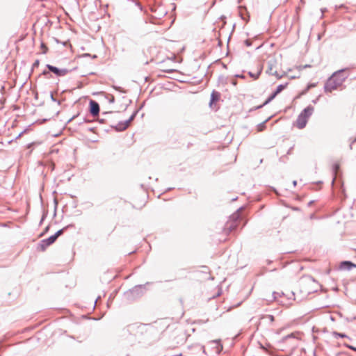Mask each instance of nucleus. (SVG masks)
<instances>
[{
	"label": "nucleus",
	"mask_w": 356,
	"mask_h": 356,
	"mask_svg": "<svg viewBox=\"0 0 356 356\" xmlns=\"http://www.w3.org/2000/svg\"><path fill=\"white\" fill-rule=\"evenodd\" d=\"M350 348H351L352 350H353L354 351H356V348L351 347Z\"/></svg>",
	"instance_id": "33"
},
{
	"label": "nucleus",
	"mask_w": 356,
	"mask_h": 356,
	"mask_svg": "<svg viewBox=\"0 0 356 356\" xmlns=\"http://www.w3.org/2000/svg\"><path fill=\"white\" fill-rule=\"evenodd\" d=\"M265 127V125H264V122H263V123L260 124L259 125V131H261V130H262V129H263V127Z\"/></svg>",
	"instance_id": "24"
},
{
	"label": "nucleus",
	"mask_w": 356,
	"mask_h": 356,
	"mask_svg": "<svg viewBox=\"0 0 356 356\" xmlns=\"http://www.w3.org/2000/svg\"><path fill=\"white\" fill-rule=\"evenodd\" d=\"M296 183H297V181H293V185H294V186H296Z\"/></svg>",
	"instance_id": "34"
},
{
	"label": "nucleus",
	"mask_w": 356,
	"mask_h": 356,
	"mask_svg": "<svg viewBox=\"0 0 356 356\" xmlns=\"http://www.w3.org/2000/svg\"><path fill=\"white\" fill-rule=\"evenodd\" d=\"M145 291V285H138L126 291L124 296L128 300H134L141 297Z\"/></svg>",
	"instance_id": "2"
},
{
	"label": "nucleus",
	"mask_w": 356,
	"mask_h": 356,
	"mask_svg": "<svg viewBox=\"0 0 356 356\" xmlns=\"http://www.w3.org/2000/svg\"><path fill=\"white\" fill-rule=\"evenodd\" d=\"M308 121V118L300 113L296 120V126L299 129H303L305 127Z\"/></svg>",
	"instance_id": "9"
},
{
	"label": "nucleus",
	"mask_w": 356,
	"mask_h": 356,
	"mask_svg": "<svg viewBox=\"0 0 356 356\" xmlns=\"http://www.w3.org/2000/svg\"><path fill=\"white\" fill-rule=\"evenodd\" d=\"M138 111H136L134 112V113L130 116V118L122 122H120L118 124H116L114 128L115 130L118 131H122L125 130L129 125L130 122L134 119L135 116L136 115Z\"/></svg>",
	"instance_id": "6"
},
{
	"label": "nucleus",
	"mask_w": 356,
	"mask_h": 356,
	"mask_svg": "<svg viewBox=\"0 0 356 356\" xmlns=\"http://www.w3.org/2000/svg\"><path fill=\"white\" fill-rule=\"evenodd\" d=\"M39 63H40L39 60H36L33 63V67H38Z\"/></svg>",
	"instance_id": "23"
},
{
	"label": "nucleus",
	"mask_w": 356,
	"mask_h": 356,
	"mask_svg": "<svg viewBox=\"0 0 356 356\" xmlns=\"http://www.w3.org/2000/svg\"><path fill=\"white\" fill-rule=\"evenodd\" d=\"M193 350L197 353H204L205 351L204 346L201 345H196L193 347Z\"/></svg>",
	"instance_id": "17"
},
{
	"label": "nucleus",
	"mask_w": 356,
	"mask_h": 356,
	"mask_svg": "<svg viewBox=\"0 0 356 356\" xmlns=\"http://www.w3.org/2000/svg\"><path fill=\"white\" fill-rule=\"evenodd\" d=\"M97 302V299L95 300V306L96 305Z\"/></svg>",
	"instance_id": "36"
},
{
	"label": "nucleus",
	"mask_w": 356,
	"mask_h": 356,
	"mask_svg": "<svg viewBox=\"0 0 356 356\" xmlns=\"http://www.w3.org/2000/svg\"><path fill=\"white\" fill-rule=\"evenodd\" d=\"M41 47H42V49H44V50H43V53H46V51H47V48L46 47V46L44 45V44L42 43V44H41Z\"/></svg>",
	"instance_id": "25"
},
{
	"label": "nucleus",
	"mask_w": 356,
	"mask_h": 356,
	"mask_svg": "<svg viewBox=\"0 0 356 356\" xmlns=\"http://www.w3.org/2000/svg\"><path fill=\"white\" fill-rule=\"evenodd\" d=\"M286 86H287V83H286V84H280V85H279V86L277 87V88H276V90H275V92L277 95H278L280 92H282V90L286 88Z\"/></svg>",
	"instance_id": "18"
},
{
	"label": "nucleus",
	"mask_w": 356,
	"mask_h": 356,
	"mask_svg": "<svg viewBox=\"0 0 356 356\" xmlns=\"http://www.w3.org/2000/svg\"><path fill=\"white\" fill-rule=\"evenodd\" d=\"M262 70H263V67H262V65H260L258 66V70H257V73H252V72H250L249 75L251 77H252L254 79H257L259 78V75L261 74Z\"/></svg>",
	"instance_id": "15"
},
{
	"label": "nucleus",
	"mask_w": 356,
	"mask_h": 356,
	"mask_svg": "<svg viewBox=\"0 0 356 356\" xmlns=\"http://www.w3.org/2000/svg\"><path fill=\"white\" fill-rule=\"evenodd\" d=\"M314 110V108L312 106H308L300 113L303 114L304 116L309 119V118L312 115Z\"/></svg>",
	"instance_id": "11"
},
{
	"label": "nucleus",
	"mask_w": 356,
	"mask_h": 356,
	"mask_svg": "<svg viewBox=\"0 0 356 356\" xmlns=\"http://www.w3.org/2000/svg\"><path fill=\"white\" fill-rule=\"evenodd\" d=\"M237 77H241L243 78V76H239V75H236Z\"/></svg>",
	"instance_id": "35"
},
{
	"label": "nucleus",
	"mask_w": 356,
	"mask_h": 356,
	"mask_svg": "<svg viewBox=\"0 0 356 356\" xmlns=\"http://www.w3.org/2000/svg\"><path fill=\"white\" fill-rule=\"evenodd\" d=\"M239 210L232 214L230 217V220L227 222L225 227V230L231 232L238 227L237 220L239 218Z\"/></svg>",
	"instance_id": "4"
},
{
	"label": "nucleus",
	"mask_w": 356,
	"mask_h": 356,
	"mask_svg": "<svg viewBox=\"0 0 356 356\" xmlns=\"http://www.w3.org/2000/svg\"><path fill=\"white\" fill-rule=\"evenodd\" d=\"M245 44L247 47H250L252 45V42L250 40H245Z\"/></svg>",
	"instance_id": "21"
},
{
	"label": "nucleus",
	"mask_w": 356,
	"mask_h": 356,
	"mask_svg": "<svg viewBox=\"0 0 356 356\" xmlns=\"http://www.w3.org/2000/svg\"><path fill=\"white\" fill-rule=\"evenodd\" d=\"M48 73H49V72H47V71H44V72H43V74H44V75H47Z\"/></svg>",
	"instance_id": "30"
},
{
	"label": "nucleus",
	"mask_w": 356,
	"mask_h": 356,
	"mask_svg": "<svg viewBox=\"0 0 356 356\" xmlns=\"http://www.w3.org/2000/svg\"><path fill=\"white\" fill-rule=\"evenodd\" d=\"M268 68L266 70V73L270 75L275 76L277 79L282 78V75L279 74L276 70H274L277 62L275 59H270L268 61Z\"/></svg>",
	"instance_id": "7"
},
{
	"label": "nucleus",
	"mask_w": 356,
	"mask_h": 356,
	"mask_svg": "<svg viewBox=\"0 0 356 356\" xmlns=\"http://www.w3.org/2000/svg\"><path fill=\"white\" fill-rule=\"evenodd\" d=\"M47 67L49 69V70L54 74H55L57 76H65L68 72L69 70L63 68V69H59L55 66L51 65H47Z\"/></svg>",
	"instance_id": "8"
},
{
	"label": "nucleus",
	"mask_w": 356,
	"mask_h": 356,
	"mask_svg": "<svg viewBox=\"0 0 356 356\" xmlns=\"http://www.w3.org/2000/svg\"><path fill=\"white\" fill-rule=\"evenodd\" d=\"M163 71L164 72L170 73V72H172L174 70H173L168 69V70H163Z\"/></svg>",
	"instance_id": "26"
},
{
	"label": "nucleus",
	"mask_w": 356,
	"mask_h": 356,
	"mask_svg": "<svg viewBox=\"0 0 356 356\" xmlns=\"http://www.w3.org/2000/svg\"><path fill=\"white\" fill-rule=\"evenodd\" d=\"M349 68L339 70L332 74L324 86L325 92H331L343 85L349 76Z\"/></svg>",
	"instance_id": "1"
},
{
	"label": "nucleus",
	"mask_w": 356,
	"mask_h": 356,
	"mask_svg": "<svg viewBox=\"0 0 356 356\" xmlns=\"http://www.w3.org/2000/svg\"><path fill=\"white\" fill-rule=\"evenodd\" d=\"M227 80H228L227 77H226L223 75L219 76V77L218 79V86H225L227 83Z\"/></svg>",
	"instance_id": "16"
},
{
	"label": "nucleus",
	"mask_w": 356,
	"mask_h": 356,
	"mask_svg": "<svg viewBox=\"0 0 356 356\" xmlns=\"http://www.w3.org/2000/svg\"><path fill=\"white\" fill-rule=\"evenodd\" d=\"M354 266H355V265H354L351 261H342L340 264V268L341 269L350 270Z\"/></svg>",
	"instance_id": "12"
},
{
	"label": "nucleus",
	"mask_w": 356,
	"mask_h": 356,
	"mask_svg": "<svg viewBox=\"0 0 356 356\" xmlns=\"http://www.w3.org/2000/svg\"><path fill=\"white\" fill-rule=\"evenodd\" d=\"M356 142V137L353 138V139H350V149H352L353 147H352V145L353 143H355Z\"/></svg>",
	"instance_id": "22"
},
{
	"label": "nucleus",
	"mask_w": 356,
	"mask_h": 356,
	"mask_svg": "<svg viewBox=\"0 0 356 356\" xmlns=\"http://www.w3.org/2000/svg\"><path fill=\"white\" fill-rule=\"evenodd\" d=\"M115 101V98L113 96L111 97V98L109 99L110 103H113Z\"/></svg>",
	"instance_id": "27"
},
{
	"label": "nucleus",
	"mask_w": 356,
	"mask_h": 356,
	"mask_svg": "<svg viewBox=\"0 0 356 356\" xmlns=\"http://www.w3.org/2000/svg\"><path fill=\"white\" fill-rule=\"evenodd\" d=\"M99 104L97 102L90 99V115L95 117L99 114Z\"/></svg>",
	"instance_id": "10"
},
{
	"label": "nucleus",
	"mask_w": 356,
	"mask_h": 356,
	"mask_svg": "<svg viewBox=\"0 0 356 356\" xmlns=\"http://www.w3.org/2000/svg\"><path fill=\"white\" fill-rule=\"evenodd\" d=\"M298 332H293L290 334H288L281 339L280 343H289V345L291 347H296L297 346V341H298Z\"/></svg>",
	"instance_id": "5"
},
{
	"label": "nucleus",
	"mask_w": 356,
	"mask_h": 356,
	"mask_svg": "<svg viewBox=\"0 0 356 356\" xmlns=\"http://www.w3.org/2000/svg\"><path fill=\"white\" fill-rule=\"evenodd\" d=\"M334 334L336 336H338L339 337H341V338H343V337H346V334H342V333L334 332Z\"/></svg>",
	"instance_id": "20"
},
{
	"label": "nucleus",
	"mask_w": 356,
	"mask_h": 356,
	"mask_svg": "<svg viewBox=\"0 0 356 356\" xmlns=\"http://www.w3.org/2000/svg\"><path fill=\"white\" fill-rule=\"evenodd\" d=\"M259 319L261 321V320H267L270 324H272L275 321L274 316L270 314H262L260 316Z\"/></svg>",
	"instance_id": "14"
},
{
	"label": "nucleus",
	"mask_w": 356,
	"mask_h": 356,
	"mask_svg": "<svg viewBox=\"0 0 356 356\" xmlns=\"http://www.w3.org/2000/svg\"><path fill=\"white\" fill-rule=\"evenodd\" d=\"M220 97V93L216 90H213L211 95V100H210V106L213 103L217 102Z\"/></svg>",
	"instance_id": "13"
},
{
	"label": "nucleus",
	"mask_w": 356,
	"mask_h": 356,
	"mask_svg": "<svg viewBox=\"0 0 356 356\" xmlns=\"http://www.w3.org/2000/svg\"><path fill=\"white\" fill-rule=\"evenodd\" d=\"M90 320H92V319H93V320H97V319H99V318H96V317H91V316H90Z\"/></svg>",
	"instance_id": "28"
},
{
	"label": "nucleus",
	"mask_w": 356,
	"mask_h": 356,
	"mask_svg": "<svg viewBox=\"0 0 356 356\" xmlns=\"http://www.w3.org/2000/svg\"><path fill=\"white\" fill-rule=\"evenodd\" d=\"M115 88L116 90H120V91H121L120 88V87H115Z\"/></svg>",
	"instance_id": "31"
},
{
	"label": "nucleus",
	"mask_w": 356,
	"mask_h": 356,
	"mask_svg": "<svg viewBox=\"0 0 356 356\" xmlns=\"http://www.w3.org/2000/svg\"><path fill=\"white\" fill-rule=\"evenodd\" d=\"M277 294H278V293H275V292H274V293H273V296H274V299H275V300L277 298V297H276V295H277Z\"/></svg>",
	"instance_id": "29"
},
{
	"label": "nucleus",
	"mask_w": 356,
	"mask_h": 356,
	"mask_svg": "<svg viewBox=\"0 0 356 356\" xmlns=\"http://www.w3.org/2000/svg\"><path fill=\"white\" fill-rule=\"evenodd\" d=\"M277 95L274 92L264 102V105L268 104L271 102Z\"/></svg>",
	"instance_id": "19"
},
{
	"label": "nucleus",
	"mask_w": 356,
	"mask_h": 356,
	"mask_svg": "<svg viewBox=\"0 0 356 356\" xmlns=\"http://www.w3.org/2000/svg\"><path fill=\"white\" fill-rule=\"evenodd\" d=\"M67 228V227H65L61 229H59L54 235L46 239L42 240L39 245L40 250L44 251L48 246L53 244L56 241V239L63 234L64 230H65Z\"/></svg>",
	"instance_id": "3"
},
{
	"label": "nucleus",
	"mask_w": 356,
	"mask_h": 356,
	"mask_svg": "<svg viewBox=\"0 0 356 356\" xmlns=\"http://www.w3.org/2000/svg\"><path fill=\"white\" fill-rule=\"evenodd\" d=\"M339 168V165H335V170H337Z\"/></svg>",
	"instance_id": "32"
}]
</instances>
